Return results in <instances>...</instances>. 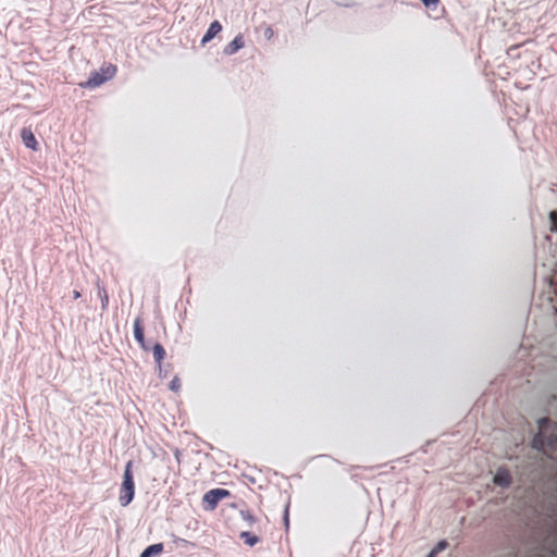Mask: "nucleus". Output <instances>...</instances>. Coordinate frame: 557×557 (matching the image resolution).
<instances>
[{
    "instance_id": "1",
    "label": "nucleus",
    "mask_w": 557,
    "mask_h": 557,
    "mask_svg": "<svg viewBox=\"0 0 557 557\" xmlns=\"http://www.w3.org/2000/svg\"><path fill=\"white\" fill-rule=\"evenodd\" d=\"M539 433L532 441V446L537 450L545 451L546 448L557 449V423L548 418L539 421Z\"/></svg>"
},
{
    "instance_id": "2",
    "label": "nucleus",
    "mask_w": 557,
    "mask_h": 557,
    "mask_svg": "<svg viewBox=\"0 0 557 557\" xmlns=\"http://www.w3.org/2000/svg\"><path fill=\"white\" fill-rule=\"evenodd\" d=\"M132 469L133 461L129 460L125 466L123 480L119 492V502L123 507H126L128 504H131L135 495V483Z\"/></svg>"
},
{
    "instance_id": "3",
    "label": "nucleus",
    "mask_w": 557,
    "mask_h": 557,
    "mask_svg": "<svg viewBox=\"0 0 557 557\" xmlns=\"http://www.w3.org/2000/svg\"><path fill=\"white\" fill-rule=\"evenodd\" d=\"M117 72V67L112 63H103L99 71H95L90 74L89 78L82 83L81 86L84 88H96L112 79Z\"/></svg>"
},
{
    "instance_id": "4",
    "label": "nucleus",
    "mask_w": 557,
    "mask_h": 557,
    "mask_svg": "<svg viewBox=\"0 0 557 557\" xmlns=\"http://www.w3.org/2000/svg\"><path fill=\"white\" fill-rule=\"evenodd\" d=\"M230 496V491L227 490H224V488H213V490H210L208 491L205 495H203V504L206 505V508L207 509H214L218 504Z\"/></svg>"
},
{
    "instance_id": "5",
    "label": "nucleus",
    "mask_w": 557,
    "mask_h": 557,
    "mask_svg": "<svg viewBox=\"0 0 557 557\" xmlns=\"http://www.w3.org/2000/svg\"><path fill=\"white\" fill-rule=\"evenodd\" d=\"M494 483L502 487H508L511 484V474L508 469L499 468L494 475Z\"/></svg>"
},
{
    "instance_id": "6",
    "label": "nucleus",
    "mask_w": 557,
    "mask_h": 557,
    "mask_svg": "<svg viewBox=\"0 0 557 557\" xmlns=\"http://www.w3.org/2000/svg\"><path fill=\"white\" fill-rule=\"evenodd\" d=\"M134 336H135V339L136 342L139 344V346L147 350L148 347L146 345V341H145V334H144V322L141 320V318H136L135 321H134Z\"/></svg>"
},
{
    "instance_id": "7",
    "label": "nucleus",
    "mask_w": 557,
    "mask_h": 557,
    "mask_svg": "<svg viewBox=\"0 0 557 557\" xmlns=\"http://www.w3.org/2000/svg\"><path fill=\"white\" fill-rule=\"evenodd\" d=\"M21 138L27 148L36 151L38 149V141L30 128L24 127L21 131Z\"/></svg>"
},
{
    "instance_id": "8",
    "label": "nucleus",
    "mask_w": 557,
    "mask_h": 557,
    "mask_svg": "<svg viewBox=\"0 0 557 557\" xmlns=\"http://www.w3.org/2000/svg\"><path fill=\"white\" fill-rule=\"evenodd\" d=\"M222 30V25L219 21H214L210 24L207 33L201 39V45L205 46L207 42L212 40Z\"/></svg>"
},
{
    "instance_id": "9",
    "label": "nucleus",
    "mask_w": 557,
    "mask_h": 557,
    "mask_svg": "<svg viewBox=\"0 0 557 557\" xmlns=\"http://www.w3.org/2000/svg\"><path fill=\"white\" fill-rule=\"evenodd\" d=\"M245 42L242 35L236 36L231 42H228L224 48L225 54H234L239 49L244 47Z\"/></svg>"
},
{
    "instance_id": "10",
    "label": "nucleus",
    "mask_w": 557,
    "mask_h": 557,
    "mask_svg": "<svg viewBox=\"0 0 557 557\" xmlns=\"http://www.w3.org/2000/svg\"><path fill=\"white\" fill-rule=\"evenodd\" d=\"M152 354L154 361L158 364L159 370L161 371L162 361L165 358V349L161 344L157 343L152 347Z\"/></svg>"
},
{
    "instance_id": "11",
    "label": "nucleus",
    "mask_w": 557,
    "mask_h": 557,
    "mask_svg": "<svg viewBox=\"0 0 557 557\" xmlns=\"http://www.w3.org/2000/svg\"><path fill=\"white\" fill-rule=\"evenodd\" d=\"M163 550V544H153L148 546L140 555V557H151L153 555H159Z\"/></svg>"
},
{
    "instance_id": "12",
    "label": "nucleus",
    "mask_w": 557,
    "mask_h": 557,
    "mask_svg": "<svg viewBox=\"0 0 557 557\" xmlns=\"http://www.w3.org/2000/svg\"><path fill=\"white\" fill-rule=\"evenodd\" d=\"M239 537L244 541L248 546H253L259 542V537L250 532H242Z\"/></svg>"
},
{
    "instance_id": "13",
    "label": "nucleus",
    "mask_w": 557,
    "mask_h": 557,
    "mask_svg": "<svg viewBox=\"0 0 557 557\" xmlns=\"http://www.w3.org/2000/svg\"><path fill=\"white\" fill-rule=\"evenodd\" d=\"M97 287H98V297L101 300V307H102V309H106L108 307V304H109L108 292L99 283L97 284Z\"/></svg>"
},
{
    "instance_id": "14",
    "label": "nucleus",
    "mask_w": 557,
    "mask_h": 557,
    "mask_svg": "<svg viewBox=\"0 0 557 557\" xmlns=\"http://www.w3.org/2000/svg\"><path fill=\"white\" fill-rule=\"evenodd\" d=\"M170 389L177 393L181 391L182 384L178 376H174L169 385Z\"/></svg>"
},
{
    "instance_id": "15",
    "label": "nucleus",
    "mask_w": 557,
    "mask_h": 557,
    "mask_svg": "<svg viewBox=\"0 0 557 557\" xmlns=\"http://www.w3.org/2000/svg\"><path fill=\"white\" fill-rule=\"evenodd\" d=\"M446 546H447V543H446L445 541L440 542V543L436 545V547H434V548L431 550V553H430L429 557H433V556H435V555H436V554H438L441 550L445 549V548H446Z\"/></svg>"
},
{
    "instance_id": "16",
    "label": "nucleus",
    "mask_w": 557,
    "mask_h": 557,
    "mask_svg": "<svg viewBox=\"0 0 557 557\" xmlns=\"http://www.w3.org/2000/svg\"><path fill=\"white\" fill-rule=\"evenodd\" d=\"M421 2L424 4V7L431 10L436 9L440 4V0H421Z\"/></svg>"
},
{
    "instance_id": "17",
    "label": "nucleus",
    "mask_w": 557,
    "mask_h": 557,
    "mask_svg": "<svg viewBox=\"0 0 557 557\" xmlns=\"http://www.w3.org/2000/svg\"><path fill=\"white\" fill-rule=\"evenodd\" d=\"M263 36L265 39L271 40L274 37V30L271 26H267L263 30Z\"/></svg>"
},
{
    "instance_id": "18",
    "label": "nucleus",
    "mask_w": 557,
    "mask_h": 557,
    "mask_svg": "<svg viewBox=\"0 0 557 557\" xmlns=\"http://www.w3.org/2000/svg\"><path fill=\"white\" fill-rule=\"evenodd\" d=\"M549 216H550V220H552V223H553L552 230L553 231H557V212L556 211H552Z\"/></svg>"
},
{
    "instance_id": "19",
    "label": "nucleus",
    "mask_w": 557,
    "mask_h": 557,
    "mask_svg": "<svg viewBox=\"0 0 557 557\" xmlns=\"http://www.w3.org/2000/svg\"><path fill=\"white\" fill-rule=\"evenodd\" d=\"M73 297H74V299L79 298L81 297V293L78 290H74L73 292Z\"/></svg>"
}]
</instances>
